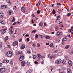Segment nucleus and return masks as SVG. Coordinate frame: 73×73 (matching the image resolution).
Here are the masks:
<instances>
[{
    "label": "nucleus",
    "instance_id": "obj_1",
    "mask_svg": "<svg viewBox=\"0 0 73 73\" xmlns=\"http://www.w3.org/2000/svg\"><path fill=\"white\" fill-rule=\"evenodd\" d=\"M12 55H13V54L11 52L9 51L7 53V56L8 57H11Z\"/></svg>",
    "mask_w": 73,
    "mask_h": 73
},
{
    "label": "nucleus",
    "instance_id": "obj_2",
    "mask_svg": "<svg viewBox=\"0 0 73 73\" xmlns=\"http://www.w3.org/2000/svg\"><path fill=\"white\" fill-rule=\"evenodd\" d=\"M61 62V59H59L56 60L55 61L56 64H60Z\"/></svg>",
    "mask_w": 73,
    "mask_h": 73
},
{
    "label": "nucleus",
    "instance_id": "obj_3",
    "mask_svg": "<svg viewBox=\"0 0 73 73\" xmlns=\"http://www.w3.org/2000/svg\"><path fill=\"white\" fill-rule=\"evenodd\" d=\"M21 9L22 12L23 13H24L26 11V8H25V7L24 6L22 7L21 8Z\"/></svg>",
    "mask_w": 73,
    "mask_h": 73
},
{
    "label": "nucleus",
    "instance_id": "obj_4",
    "mask_svg": "<svg viewBox=\"0 0 73 73\" xmlns=\"http://www.w3.org/2000/svg\"><path fill=\"white\" fill-rule=\"evenodd\" d=\"M5 68H2L0 69V72L1 73L5 72Z\"/></svg>",
    "mask_w": 73,
    "mask_h": 73
},
{
    "label": "nucleus",
    "instance_id": "obj_5",
    "mask_svg": "<svg viewBox=\"0 0 73 73\" xmlns=\"http://www.w3.org/2000/svg\"><path fill=\"white\" fill-rule=\"evenodd\" d=\"M66 40H68V39L66 38H64L62 39V44L64 45V44H65V41H66Z\"/></svg>",
    "mask_w": 73,
    "mask_h": 73
},
{
    "label": "nucleus",
    "instance_id": "obj_6",
    "mask_svg": "<svg viewBox=\"0 0 73 73\" xmlns=\"http://www.w3.org/2000/svg\"><path fill=\"white\" fill-rule=\"evenodd\" d=\"M68 63L69 64V66H72V65H73V63L72 62V61L71 60H69L68 62Z\"/></svg>",
    "mask_w": 73,
    "mask_h": 73
},
{
    "label": "nucleus",
    "instance_id": "obj_7",
    "mask_svg": "<svg viewBox=\"0 0 73 73\" xmlns=\"http://www.w3.org/2000/svg\"><path fill=\"white\" fill-rule=\"evenodd\" d=\"M1 9H5V8H7V6L6 5H2L1 7Z\"/></svg>",
    "mask_w": 73,
    "mask_h": 73
},
{
    "label": "nucleus",
    "instance_id": "obj_8",
    "mask_svg": "<svg viewBox=\"0 0 73 73\" xmlns=\"http://www.w3.org/2000/svg\"><path fill=\"white\" fill-rule=\"evenodd\" d=\"M24 56H23V55H21L19 58V60L20 61H21L23 60H24Z\"/></svg>",
    "mask_w": 73,
    "mask_h": 73
},
{
    "label": "nucleus",
    "instance_id": "obj_9",
    "mask_svg": "<svg viewBox=\"0 0 73 73\" xmlns=\"http://www.w3.org/2000/svg\"><path fill=\"white\" fill-rule=\"evenodd\" d=\"M61 35H62V33L59 31L56 34L57 36L58 37H60L61 36Z\"/></svg>",
    "mask_w": 73,
    "mask_h": 73
},
{
    "label": "nucleus",
    "instance_id": "obj_10",
    "mask_svg": "<svg viewBox=\"0 0 73 73\" xmlns=\"http://www.w3.org/2000/svg\"><path fill=\"white\" fill-rule=\"evenodd\" d=\"M18 44V42L17 41H15L13 42V45L14 46H16V45H17Z\"/></svg>",
    "mask_w": 73,
    "mask_h": 73
},
{
    "label": "nucleus",
    "instance_id": "obj_11",
    "mask_svg": "<svg viewBox=\"0 0 73 73\" xmlns=\"http://www.w3.org/2000/svg\"><path fill=\"white\" fill-rule=\"evenodd\" d=\"M21 64H22V65H21L22 66H24L25 65V64H26L25 62L24 61H22Z\"/></svg>",
    "mask_w": 73,
    "mask_h": 73
},
{
    "label": "nucleus",
    "instance_id": "obj_12",
    "mask_svg": "<svg viewBox=\"0 0 73 73\" xmlns=\"http://www.w3.org/2000/svg\"><path fill=\"white\" fill-rule=\"evenodd\" d=\"M9 61L8 60H4L3 61V63H5V64H8L9 62Z\"/></svg>",
    "mask_w": 73,
    "mask_h": 73
},
{
    "label": "nucleus",
    "instance_id": "obj_13",
    "mask_svg": "<svg viewBox=\"0 0 73 73\" xmlns=\"http://www.w3.org/2000/svg\"><path fill=\"white\" fill-rule=\"evenodd\" d=\"M33 70H28L26 73H33Z\"/></svg>",
    "mask_w": 73,
    "mask_h": 73
},
{
    "label": "nucleus",
    "instance_id": "obj_14",
    "mask_svg": "<svg viewBox=\"0 0 73 73\" xmlns=\"http://www.w3.org/2000/svg\"><path fill=\"white\" fill-rule=\"evenodd\" d=\"M6 31V29H5L1 30V33L3 34V33H5V32H6V31Z\"/></svg>",
    "mask_w": 73,
    "mask_h": 73
},
{
    "label": "nucleus",
    "instance_id": "obj_15",
    "mask_svg": "<svg viewBox=\"0 0 73 73\" xmlns=\"http://www.w3.org/2000/svg\"><path fill=\"white\" fill-rule=\"evenodd\" d=\"M8 13L9 14V15H12V14L13 13V11L11 10H9L8 12Z\"/></svg>",
    "mask_w": 73,
    "mask_h": 73
},
{
    "label": "nucleus",
    "instance_id": "obj_16",
    "mask_svg": "<svg viewBox=\"0 0 73 73\" xmlns=\"http://www.w3.org/2000/svg\"><path fill=\"white\" fill-rule=\"evenodd\" d=\"M73 31V27H71V29H69L68 30V32L69 33H70L71 32H72Z\"/></svg>",
    "mask_w": 73,
    "mask_h": 73
},
{
    "label": "nucleus",
    "instance_id": "obj_17",
    "mask_svg": "<svg viewBox=\"0 0 73 73\" xmlns=\"http://www.w3.org/2000/svg\"><path fill=\"white\" fill-rule=\"evenodd\" d=\"M67 72L68 73H72V72H71V70L70 68L68 69Z\"/></svg>",
    "mask_w": 73,
    "mask_h": 73
},
{
    "label": "nucleus",
    "instance_id": "obj_18",
    "mask_svg": "<svg viewBox=\"0 0 73 73\" xmlns=\"http://www.w3.org/2000/svg\"><path fill=\"white\" fill-rule=\"evenodd\" d=\"M17 54H23V51H19L18 52Z\"/></svg>",
    "mask_w": 73,
    "mask_h": 73
},
{
    "label": "nucleus",
    "instance_id": "obj_19",
    "mask_svg": "<svg viewBox=\"0 0 73 73\" xmlns=\"http://www.w3.org/2000/svg\"><path fill=\"white\" fill-rule=\"evenodd\" d=\"M4 16V14L3 13H0V18H3V16Z\"/></svg>",
    "mask_w": 73,
    "mask_h": 73
},
{
    "label": "nucleus",
    "instance_id": "obj_20",
    "mask_svg": "<svg viewBox=\"0 0 73 73\" xmlns=\"http://www.w3.org/2000/svg\"><path fill=\"white\" fill-rule=\"evenodd\" d=\"M13 28V26H11L10 27V29H9V32H11L12 31V29Z\"/></svg>",
    "mask_w": 73,
    "mask_h": 73
},
{
    "label": "nucleus",
    "instance_id": "obj_21",
    "mask_svg": "<svg viewBox=\"0 0 73 73\" xmlns=\"http://www.w3.org/2000/svg\"><path fill=\"white\" fill-rule=\"evenodd\" d=\"M8 37V36H6V37L5 38V41L6 42L7 40H8L9 39Z\"/></svg>",
    "mask_w": 73,
    "mask_h": 73
},
{
    "label": "nucleus",
    "instance_id": "obj_22",
    "mask_svg": "<svg viewBox=\"0 0 73 73\" xmlns=\"http://www.w3.org/2000/svg\"><path fill=\"white\" fill-rule=\"evenodd\" d=\"M53 55L51 56L50 57V59H52V58H54L55 57V56L54 54L53 55Z\"/></svg>",
    "mask_w": 73,
    "mask_h": 73
},
{
    "label": "nucleus",
    "instance_id": "obj_23",
    "mask_svg": "<svg viewBox=\"0 0 73 73\" xmlns=\"http://www.w3.org/2000/svg\"><path fill=\"white\" fill-rule=\"evenodd\" d=\"M44 37H45L46 39H50V37H49V36H45Z\"/></svg>",
    "mask_w": 73,
    "mask_h": 73
},
{
    "label": "nucleus",
    "instance_id": "obj_24",
    "mask_svg": "<svg viewBox=\"0 0 73 73\" xmlns=\"http://www.w3.org/2000/svg\"><path fill=\"white\" fill-rule=\"evenodd\" d=\"M39 25L40 27H41L43 25V23H42V22H40L39 23Z\"/></svg>",
    "mask_w": 73,
    "mask_h": 73
},
{
    "label": "nucleus",
    "instance_id": "obj_25",
    "mask_svg": "<svg viewBox=\"0 0 73 73\" xmlns=\"http://www.w3.org/2000/svg\"><path fill=\"white\" fill-rule=\"evenodd\" d=\"M21 48V49H24V48H25V45H22Z\"/></svg>",
    "mask_w": 73,
    "mask_h": 73
},
{
    "label": "nucleus",
    "instance_id": "obj_26",
    "mask_svg": "<svg viewBox=\"0 0 73 73\" xmlns=\"http://www.w3.org/2000/svg\"><path fill=\"white\" fill-rule=\"evenodd\" d=\"M0 23L1 24H4V21H3V20H1L0 21Z\"/></svg>",
    "mask_w": 73,
    "mask_h": 73
},
{
    "label": "nucleus",
    "instance_id": "obj_27",
    "mask_svg": "<svg viewBox=\"0 0 73 73\" xmlns=\"http://www.w3.org/2000/svg\"><path fill=\"white\" fill-rule=\"evenodd\" d=\"M66 62V61H65V60H63L62 61V64H65V63Z\"/></svg>",
    "mask_w": 73,
    "mask_h": 73
},
{
    "label": "nucleus",
    "instance_id": "obj_28",
    "mask_svg": "<svg viewBox=\"0 0 73 73\" xmlns=\"http://www.w3.org/2000/svg\"><path fill=\"white\" fill-rule=\"evenodd\" d=\"M37 57V56L36 55H35L33 56V59H35V58H36Z\"/></svg>",
    "mask_w": 73,
    "mask_h": 73
},
{
    "label": "nucleus",
    "instance_id": "obj_29",
    "mask_svg": "<svg viewBox=\"0 0 73 73\" xmlns=\"http://www.w3.org/2000/svg\"><path fill=\"white\" fill-rule=\"evenodd\" d=\"M55 31H58V28L57 27H55Z\"/></svg>",
    "mask_w": 73,
    "mask_h": 73
},
{
    "label": "nucleus",
    "instance_id": "obj_30",
    "mask_svg": "<svg viewBox=\"0 0 73 73\" xmlns=\"http://www.w3.org/2000/svg\"><path fill=\"white\" fill-rule=\"evenodd\" d=\"M38 57L40 58H42V56L41 54H38Z\"/></svg>",
    "mask_w": 73,
    "mask_h": 73
},
{
    "label": "nucleus",
    "instance_id": "obj_31",
    "mask_svg": "<svg viewBox=\"0 0 73 73\" xmlns=\"http://www.w3.org/2000/svg\"><path fill=\"white\" fill-rule=\"evenodd\" d=\"M69 46H70L69 45H68L67 46H66V47H65V49H68V48H69Z\"/></svg>",
    "mask_w": 73,
    "mask_h": 73
},
{
    "label": "nucleus",
    "instance_id": "obj_32",
    "mask_svg": "<svg viewBox=\"0 0 73 73\" xmlns=\"http://www.w3.org/2000/svg\"><path fill=\"white\" fill-rule=\"evenodd\" d=\"M52 13V14H54H54L56 13V11H55V10H54V9H53Z\"/></svg>",
    "mask_w": 73,
    "mask_h": 73
},
{
    "label": "nucleus",
    "instance_id": "obj_33",
    "mask_svg": "<svg viewBox=\"0 0 73 73\" xmlns=\"http://www.w3.org/2000/svg\"><path fill=\"white\" fill-rule=\"evenodd\" d=\"M49 46H50V47H51L53 48V44H50Z\"/></svg>",
    "mask_w": 73,
    "mask_h": 73
},
{
    "label": "nucleus",
    "instance_id": "obj_34",
    "mask_svg": "<svg viewBox=\"0 0 73 73\" xmlns=\"http://www.w3.org/2000/svg\"><path fill=\"white\" fill-rule=\"evenodd\" d=\"M60 40V38H58V39L56 40L57 42H59Z\"/></svg>",
    "mask_w": 73,
    "mask_h": 73
},
{
    "label": "nucleus",
    "instance_id": "obj_35",
    "mask_svg": "<svg viewBox=\"0 0 73 73\" xmlns=\"http://www.w3.org/2000/svg\"><path fill=\"white\" fill-rule=\"evenodd\" d=\"M2 45H3V42H0V48H1Z\"/></svg>",
    "mask_w": 73,
    "mask_h": 73
},
{
    "label": "nucleus",
    "instance_id": "obj_36",
    "mask_svg": "<svg viewBox=\"0 0 73 73\" xmlns=\"http://www.w3.org/2000/svg\"><path fill=\"white\" fill-rule=\"evenodd\" d=\"M37 47H40V44L39 43H38L37 44Z\"/></svg>",
    "mask_w": 73,
    "mask_h": 73
},
{
    "label": "nucleus",
    "instance_id": "obj_37",
    "mask_svg": "<svg viewBox=\"0 0 73 73\" xmlns=\"http://www.w3.org/2000/svg\"><path fill=\"white\" fill-rule=\"evenodd\" d=\"M15 17H13V20L11 21L12 22H14L15 21Z\"/></svg>",
    "mask_w": 73,
    "mask_h": 73
},
{
    "label": "nucleus",
    "instance_id": "obj_38",
    "mask_svg": "<svg viewBox=\"0 0 73 73\" xmlns=\"http://www.w3.org/2000/svg\"><path fill=\"white\" fill-rule=\"evenodd\" d=\"M36 60L38 61H40V58H37Z\"/></svg>",
    "mask_w": 73,
    "mask_h": 73
},
{
    "label": "nucleus",
    "instance_id": "obj_39",
    "mask_svg": "<svg viewBox=\"0 0 73 73\" xmlns=\"http://www.w3.org/2000/svg\"><path fill=\"white\" fill-rule=\"evenodd\" d=\"M6 2L7 3H11L10 0H6Z\"/></svg>",
    "mask_w": 73,
    "mask_h": 73
},
{
    "label": "nucleus",
    "instance_id": "obj_40",
    "mask_svg": "<svg viewBox=\"0 0 73 73\" xmlns=\"http://www.w3.org/2000/svg\"><path fill=\"white\" fill-rule=\"evenodd\" d=\"M36 13L38 14H39V13H40V10L37 11V12H36Z\"/></svg>",
    "mask_w": 73,
    "mask_h": 73
},
{
    "label": "nucleus",
    "instance_id": "obj_41",
    "mask_svg": "<svg viewBox=\"0 0 73 73\" xmlns=\"http://www.w3.org/2000/svg\"><path fill=\"white\" fill-rule=\"evenodd\" d=\"M70 54H73V50H71L70 51Z\"/></svg>",
    "mask_w": 73,
    "mask_h": 73
},
{
    "label": "nucleus",
    "instance_id": "obj_42",
    "mask_svg": "<svg viewBox=\"0 0 73 73\" xmlns=\"http://www.w3.org/2000/svg\"><path fill=\"white\" fill-rule=\"evenodd\" d=\"M65 58L66 59V60H68V56H66Z\"/></svg>",
    "mask_w": 73,
    "mask_h": 73
},
{
    "label": "nucleus",
    "instance_id": "obj_43",
    "mask_svg": "<svg viewBox=\"0 0 73 73\" xmlns=\"http://www.w3.org/2000/svg\"><path fill=\"white\" fill-rule=\"evenodd\" d=\"M40 5V3L38 2L36 4V6H37V5Z\"/></svg>",
    "mask_w": 73,
    "mask_h": 73
},
{
    "label": "nucleus",
    "instance_id": "obj_44",
    "mask_svg": "<svg viewBox=\"0 0 73 73\" xmlns=\"http://www.w3.org/2000/svg\"><path fill=\"white\" fill-rule=\"evenodd\" d=\"M36 31L34 30L32 31V33H36Z\"/></svg>",
    "mask_w": 73,
    "mask_h": 73
},
{
    "label": "nucleus",
    "instance_id": "obj_45",
    "mask_svg": "<svg viewBox=\"0 0 73 73\" xmlns=\"http://www.w3.org/2000/svg\"><path fill=\"white\" fill-rule=\"evenodd\" d=\"M27 65L29 66H31V63H30L29 62H28L27 63Z\"/></svg>",
    "mask_w": 73,
    "mask_h": 73
},
{
    "label": "nucleus",
    "instance_id": "obj_46",
    "mask_svg": "<svg viewBox=\"0 0 73 73\" xmlns=\"http://www.w3.org/2000/svg\"><path fill=\"white\" fill-rule=\"evenodd\" d=\"M53 69H54V68L52 67H51V68H50V70H51V72L52 71V70H53Z\"/></svg>",
    "mask_w": 73,
    "mask_h": 73
},
{
    "label": "nucleus",
    "instance_id": "obj_47",
    "mask_svg": "<svg viewBox=\"0 0 73 73\" xmlns=\"http://www.w3.org/2000/svg\"><path fill=\"white\" fill-rule=\"evenodd\" d=\"M22 40H23V38H21L19 40V42H21L22 41Z\"/></svg>",
    "mask_w": 73,
    "mask_h": 73
},
{
    "label": "nucleus",
    "instance_id": "obj_48",
    "mask_svg": "<svg viewBox=\"0 0 73 73\" xmlns=\"http://www.w3.org/2000/svg\"><path fill=\"white\" fill-rule=\"evenodd\" d=\"M35 63L36 65H37L38 64V62L37 61H35Z\"/></svg>",
    "mask_w": 73,
    "mask_h": 73
},
{
    "label": "nucleus",
    "instance_id": "obj_49",
    "mask_svg": "<svg viewBox=\"0 0 73 73\" xmlns=\"http://www.w3.org/2000/svg\"><path fill=\"white\" fill-rule=\"evenodd\" d=\"M57 5H61V3H56Z\"/></svg>",
    "mask_w": 73,
    "mask_h": 73
},
{
    "label": "nucleus",
    "instance_id": "obj_50",
    "mask_svg": "<svg viewBox=\"0 0 73 73\" xmlns=\"http://www.w3.org/2000/svg\"><path fill=\"white\" fill-rule=\"evenodd\" d=\"M67 16H70V13H68L67 15Z\"/></svg>",
    "mask_w": 73,
    "mask_h": 73
},
{
    "label": "nucleus",
    "instance_id": "obj_51",
    "mask_svg": "<svg viewBox=\"0 0 73 73\" xmlns=\"http://www.w3.org/2000/svg\"><path fill=\"white\" fill-rule=\"evenodd\" d=\"M54 6V4H52L51 5V7H53Z\"/></svg>",
    "mask_w": 73,
    "mask_h": 73
},
{
    "label": "nucleus",
    "instance_id": "obj_52",
    "mask_svg": "<svg viewBox=\"0 0 73 73\" xmlns=\"http://www.w3.org/2000/svg\"><path fill=\"white\" fill-rule=\"evenodd\" d=\"M29 36V35L28 34H26V35L25 36V37H28V36Z\"/></svg>",
    "mask_w": 73,
    "mask_h": 73
},
{
    "label": "nucleus",
    "instance_id": "obj_53",
    "mask_svg": "<svg viewBox=\"0 0 73 73\" xmlns=\"http://www.w3.org/2000/svg\"><path fill=\"white\" fill-rule=\"evenodd\" d=\"M16 6H14V10H16Z\"/></svg>",
    "mask_w": 73,
    "mask_h": 73
},
{
    "label": "nucleus",
    "instance_id": "obj_54",
    "mask_svg": "<svg viewBox=\"0 0 73 73\" xmlns=\"http://www.w3.org/2000/svg\"><path fill=\"white\" fill-rule=\"evenodd\" d=\"M2 65H3V64L1 63H0V67H1V66H2Z\"/></svg>",
    "mask_w": 73,
    "mask_h": 73
},
{
    "label": "nucleus",
    "instance_id": "obj_55",
    "mask_svg": "<svg viewBox=\"0 0 73 73\" xmlns=\"http://www.w3.org/2000/svg\"><path fill=\"white\" fill-rule=\"evenodd\" d=\"M17 24H20V22L19 21H18L16 23Z\"/></svg>",
    "mask_w": 73,
    "mask_h": 73
},
{
    "label": "nucleus",
    "instance_id": "obj_56",
    "mask_svg": "<svg viewBox=\"0 0 73 73\" xmlns=\"http://www.w3.org/2000/svg\"><path fill=\"white\" fill-rule=\"evenodd\" d=\"M15 24H16V22H15L12 24V25H15Z\"/></svg>",
    "mask_w": 73,
    "mask_h": 73
},
{
    "label": "nucleus",
    "instance_id": "obj_57",
    "mask_svg": "<svg viewBox=\"0 0 73 73\" xmlns=\"http://www.w3.org/2000/svg\"><path fill=\"white\" fill-rule=\"evenodd\" d=\"M35 37H36V38H38V35H37L36 34L35 35Z\"/></svg>",
    "mask_w": 73,
    "mask_h": 73
},
{
    "label": "nucleus",
    "instance_id": "obj_58",
    "mask_svg": "<svg viewBox=\"0 0 73 73\" xmlns=\"http://www.w3.org/2000/svg\"><path fill=\"white\" fill-rule=\"evenodd\" d=\"M27 40L28 41H29V38H27Z\"/></svg>",
    "mask_w": 73,
    "mask_h": 73
},
{
    "label": "nucleus",
    "instance_id": "obj_59",
    "mask_svg": "<svg viewBox=\"0 0 73 73\" xmlns=\"http://www.w3.org/2000/svg\"><path fill=\"white\" fill-rule=\"evenodd\" d=\"M67 10V11L69 12V8H66Z\"/></svg>",
    "mask_w": 73,
    "mask_h": 73
},
{
    "label": "nucleus",
    "instance_id": "obj_60",
    "mask_svg": "<svg viewBox=\"0 0 73 73\" xmlns=\"http://www.w3.org/2000/svg\"><path fill=\"white\" fill-rule=\"evenodd\" d=\"M33 47H35V44H33Z\"/></svg>",
    "mask_w": 73,
    "mask_h": 73
},
{
    "label": "nucleus",
    "instance_id": "obj_61",
    "mask_svg": "<svg viewBox=\"0 0 73 73\" xmlns=\"http://www.w3.org/2000/svg\"><path fill=\"white\" fill-rule=\"evenodd\" d=\"M40 36L41 37V38H43V36H42V35H40Z\"/></svg>",
    "mask_w": 73,
    "mask_h": 73
},
{
    "label": "nucleus",
    "instance_id": "obj_62",
    "mask_svg": "<svg viewBox=\"0 0 73 73\" xmlns=\"http://www.w3.org/2000/svg\"><path fill=\"white\" fill-rule=\"evenodd\" d=\"M46 45H49V43H46Z\"/></svg>",
    "mask_w": 73,
    "mask_h": 73
},
{
    "label": "nucleus",
    "instance_id": "obj_63",
    "mask_svg": "<svg viewBox=\"0 0 73 73\" xmlns=\"http://www.w3.org/2000/svg\"><path fill=\"white\" fill-rule=\"evenodd\" d=\"M27 52L28 53H31V52L29 51H27Z\"/></svg>",
    "mask_w": 73,
    "mask_h": 73
},
{
    "label": "nucleus",
    "instance_id": "obj_64",
    "mask_svg": "<svg viewBox=\"0 0 73 73\" xmlns=\"http://www.w3.org/2000/svg\"><path fill=\"white\" fill-rule=\"evenodd\" d=\"M60 21V20L58 19V18H57V19L56 20V21Z\"/></svg>",
    "mask_w": 73,
    "mask_h": 73
}]
</instances>
